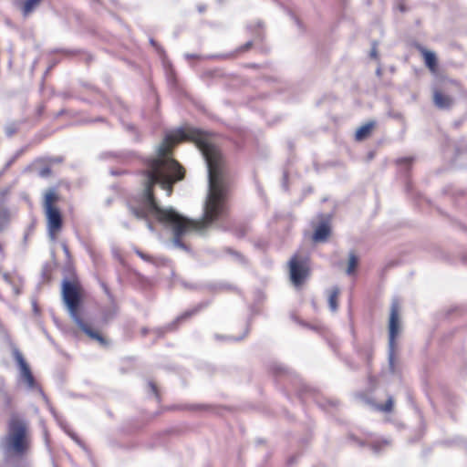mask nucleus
I'll return each instance as SVG.
<instances>
[{"instance_id":"f257e3e1","label":"nucleus","mask_w":467,"mask_h":467,"mask_svg":"<svg viewBox=\"0 0 467 467\" xmlns=\"http://www.w3.org/2000/svg\"><path fill=\"white\" fill-rule=\"evenodd\" d=\"M192 138V132L177 129L168 132L157 149V157L150 163V171L147 173L145 199L148 207L162 223L171 226L173 244L183 247L180 238L193 231H202L216 221L223 211L226 197V182L224 179L223 161L221 152L214 145L201 140L198 143L208 169V192L203 203V213L200 220H190L178 213L173 208H160L152 196L151 187L158 183L167 195L171 192L173 182L183 178L182 168L171 158V148L188 139Z\"/></svg>"},{"instance_id":"f03ea898","label":"nucleus","mask_w":467,"mask_h":467,"mask_svg":"<svg viewBox=\"0 0 467 467\" xmlns=\"http://www.w3.org/2000/svg\"><path fill=\"white\" fill-rule=\"evenodd\" d=\"M30 440L26 420L12 417L8 422V432L3 440V447L6 453L22 457L29 450Z\"/></svg>"},{"instance_id":"7ed1b4c3","label":"nucleus","mask_w":467,"mask_h":467,"mask_svg":"<svg viewBox=\"0 0 467 467\" xmlns=\"http://www.w3.org/2000/svg\"><path fill=\"white\" fill-rule=\"evenodd\" d=\"M62 299L67 306L71 318L75 323L91 338L97 339L103 343V338L97 333L92 331L79 317L78 308L80 304V295L77 285L64 280L62 284Z\"/></svg>"},{"instance_id":"20e7f679","label":"nucleus","mask_w":467,"mask_h":467,"mask_svg":"<svg viewBox=\"0 0 467 467\" xmlns=\"http://www.w3.org/2000/svg\"><path fill=\"white\" fill-rule=\"evenodd\" d=\"M288 265L292 283L296 286H299L309 275V267L306 258L299 260L297 255H293L288 262Z\"/></svg>"},{"instance_id":"39448f33","label":"nucleus","mask_w":467,"mask_h":467,"mask_svg":"<svg viewBox=\"0 0 467 467\" xmlns=\"http://www.w3.org/2000/svg\"><path fill=\"white\" fill-rule=\"evenodd\" d=\"M400 318H399V309L398 305L393 303L390 309L389 322V363L392 365L393 356H394V348H395V338L400 332Z\"/></svg>"},{"instance_id":"423d86ee","label":"nucleus","mask_w":467,"mask_h":467,"mask_svg":"<svg viewBox=\"0 0 467 467\" xmlns=\"http://www.w3.org/2000/svg\"><path fill=\"white\" fill-rule=\"evenodd\" d=\"M47 217V227L50 239L56 240L57 233L61 229L62 218L57 208L45 211Z\"/></svg>"},{"instance_id":"0eeeda50","label":"nucleus","mask_w":467,"mask_h":467,"mask_svg":"<svg viewBox=\"0 0 467 467\" xmlns=\"http://www.w3.org/2000/svg\"><path fill=\"white\" fill-rule=\"evenodd\" d=\"M14 355L20 368L21 379L29 389H32L34 387L35 382L28 365L26 364L22 354L18 350H16L14 352Z\"/></svg>"},{"instance_id":"6e6552de","label":"nucleus","mask_w":467,"mask_h":467,"mask_svg":"<svg viewBox=\"0 0 467 467\" xmlns=\"http://www.w3.org/2000/svg\"><path fill=\"white\" fill-rule=\"evenodd\" d=\"M420 51L424 58L425 65L432 73H435L437 67V57L435 53L424 47H420Z\"/></svg>"},{"instance_id":"1a4fd4ad","label":"nucleus","mask_w":467,"mask_h":467,"mask_svg":"<svg viewBox=\"0 0 467 467\" xmlns=\"http://www.w3.org/2000/svg\"><path fill=\"white\" fill-rule=\"evenodd\" d=\"M330 234V227L327 223H320L315 230L313 240L315 242H325Z\"/></svg>"},{"instance_id":"9d476101","label":"nucleus","mask_w":467,"mask_h":467,"mask_svg":"<svg viewBox=\"0 0 467 467\" xmlns=\"http://www.w3.org/2000/svg\"><path fill=\"white\" fill-rule=\"evenodd\" d=\"M375 121L370 120L360 126L355 133L356 140H362L368 137L375 127Z\"/></svg>"},{"instance_id":"9b49d317","label":"nucleus","mask_w":467,"mask_h":467,"mask_svg":"<svg viewBox=\"0 0 467 467\" xmlns=\"http://www.w3.org/2000/svg\"><path fill=\"white\" fill-rule=\"evenodd\" d=\"M433 100L435 105L440 109H446L451 104V99L448 96H444L438 90H435L433 93Z\"/></svg>"},{"instance_id":"f8f14e48","label":"nucleus","mask_w":467,"mask_h":467,"mask_svg":"<svg viewBox=\"0 0 467 467\" xmlns=\"http://www.w3.org/2000/svg\"><path fill=\"white\" fill-rule=\"evenodd\" d=\"M57 200V194L55 190L51 189L48 190L45 194V200H44V208L45 211L50 210V209H56L53 205V202Z\"/></svg>"},{"instance_id":"ddd939ff","label":"nucleus","mask_w":467,"mask_h":467,"mask_svg":"<svg viewBox=\"0 0 467 467\" xmlns=\"http://www.w3.org/2000/svg\"><path fill=\"white\" fill-rule=\"evenodd\" d=\"M339 295V289L335 287L332 289L328 296V305L331 311L335 312L337 309V296Z\"/></svg>"},{"instance_id":"4468645a","label":"nucleus","mask_w":467,"mask_h":467,"mask_svg":"<svg viewBox=\"0 0 467 467\" xmlns=\"http://www.w3.org/2000/svg\"><path fill=\"white\" fill-rule=\"evenodd\" d=\"M357 265H358V257L356 256V254L353 252H351L348 254V268L346 270L347 274L348 275L353 274Z\"/></svg>"},{"instance_id":"2eb2a0df","label":"nucleus","mask_w":467,"mask_h":467,"mask_svg":"<svg viewBox=\"0 0 467 467\" xmlns=\"http://www.w3.org/2000/svg\"><path fill=\"white\" fill-rule=\"evenodd\" d=\"M39 3L40 0H26L23 7L24 15H28Z\"/></svg>"},{"instance_id":"dca6fc26","label":"nucleus","mask_w":467,"mask_h":467,"mask_svg":"<svg viewBox=\"0 0 467 467\" xmlns=\"http://www.w3.org/2000/svg\"><path fill=\"white\" fill-rule=\"evenodd\" d=\"M393 406H394V400H393L392 397H389L385 405H379L377 407V409L380 411L390 412L393 409Z\"/></svg>"},{"instance_id":"f3484780","label":"nucleus","mask_w":467,"mask_h":467,"mask_svg":"<svg viewBox=\"0 0 467 467\" xmlns=\"http://www.w3.org/2000/svg\"><path fill=\"white\" fill-rule=\"evenodd\" d=\"M5 131L8 136H12L15 133L16 129L13 126H8L5 128Z\"/></svg>"},{"instance_id":"a211bd4d","label":"nucleus","mask_w":467,"mask_h":467,"mask_svg":"<svg viewBox=\"0 0 467 467\" xmlns=\"http://www.w3.org/2000/svg\"><path fill=\"white\" fill-rule=\"evenodd\" d=\"M132 213L134 214V216H136L137 218L140 219L143 217L142 215V213L139 212L138 210L136 209H132L131 210Z\"/></svg>"},{"instance_id":"6ab92c4d","label":"nucleus","mask_w":467,"mask_h":467,"mask_svg":"<svg viewBox=\"0 0 467 467\" xmlns=\"http://www.w3.org/2000/svg\"><path fill=\"white\" fill-rule=\"evenodd\" d=\"M50 173V170L48 168L42 169L40 171L41 176H47Z\"/></svg>"},{"instance_id":"aec40b11","label":"nucleus","mask_w":467,"mask_h":467,"mask_svg":"<svg viewBox=\"0 0 467 467\" xmlns=\"http://www.w3.org/2000/svg\"><path fill=\"white\" fill-rule=\"evenodd\" d=\"M370 56H371L372 57H377V50H376V48H375V47H373V48L371 49Z\"/></svg>"},{"instance_id":"412c9836","label":"nucleus","mask_w":467,"mask_h":467,"mask_svg":"<svg viewBox=\"0 0 467 467\" xmlns=\"http://www.w3.org/2000/svg\"><path fill=\"white\" fill-rule=\"evenodd\" d=\"M150 386L153 392H155V386L152 383H150Z\"/></svg>"},{"instance_id":"4be33fe9","label":"nucleus","mask_w":467,"mask_h":467,"mask_svg":"<svg viewBox=\"0 0 467 467\" xmlns=\"http://www.w3.org/2000/svg\"><path fill=\"white\" fill-rule=\"evenodd\" d=\"M64 251H65V253H66V254H67V253H68L67 248V246H66V245L64 246Z\"/></svg>"},{"instance_id":"5701e85b","label":"nucleus","mask_w":467,"mask_h":467,"mask_svg":"<svg viewBox=\"0 0 467 467\" xmlns=\"http://www.w3.org/2000/svg\"><path fill=\"white\" fill-rule=\"evenodd\" d=\"M148 227H149V229H150V230H152V228H151V225H150V224H148Z\"/></svg>"}]
</instances>
